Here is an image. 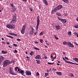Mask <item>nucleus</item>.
I'll return each mask as SVG.
<instances>
[{
    "label": "nucleus",
    "instance_id": "f257e3e1",
    "mask_svg": "<svg viewBox=\"0 0 78 78\" xmlns=\"http://www.w3.org/2000/svg\"><path fill=\"white\" fill-rule=\"evenodd\" d=\"M63 6L62 5H59L57 7H55L54 9L52 10L51 12L52 14H54V12H55L56 11L61 9V8H62Z\"/></svg>",
    "mask_w": 78,
    "mask_h": 78
},
{
    "label": "nucleus",
    "instance_id": "f03ea898",
    "mask_svg": "<svg viewBox=\"0 0 78 78\" xmlns=\"http://www.w3.org/2000/svg\"><path fill=\"white\" fill-rule=\"evenodd\" d=\"M12 17V20L10 22V23L12 24L15 23L17 22V16L16 15V14L13 15Z\"/></svg>",
    "mask_w": 78,
    "mask_h": 78
},
{
    "label": "nucleus",
    "instance_id": "7ed1b4c3",
    "mask_svg": "<svg viewBox=\"0 0 78 78\" xmlns=\"http://www.w3.org/2000/svg\"><path fill=\"white\" fill-rule=\"evenodd\" d=\"M11 64V61H9V60H5L3 62V66L4 67H6L7 66L9 65V64Z\"/></svg>",
    "mask_w": 78,
    "mask_h": 78
},
{
    "label": "nucleus",
    "instance_id": "20e7f679",
    "mask_svg": "<svg viewBox=\"0 0 78 78\" xmlns=\"http://www.w3.org/2000/svg\"><path fill=\"white\" fill-rule=\"evenodd\" d=\"M15 25L9 24L6 25V27L8 28H10L11 29H14L15 28Z\"/></svg>",
    "mask_w": 78,
    "mask_h": 78
},
{
    "label": "nucleus",
    "instance_id": "39448f33",
    "mask_svg": "<svg viewBox=\"0 0 78 78\" xmlns=\"http://www.w3.org/2000/svg\"><path fill=\"white\" fill-rule=\"evenodd\" d=\"M37 24L36 30H37H37H38V27H39V25L40 23V20H39V16H37Z\"/></svg>",
    "mask_w": 78,
    "mask_h": 78
},
{
    "label": "nucleus",
    "instance_id": "423d86ee",
    "mask_svg": "<svg viewBox=\"0 0 78 78\" xmlns=\"http://www.w3.org/2000/svg\"><path fill=\"white\" fill-rule=\"evenodd\" d=\"M12 67H10L9 69V72L11 74V75H16L17 74L15 73H14L13 71H12Z\"/></svg>",
    "mask_w": 78,
    "mask_h": 78
},
{
    "label": "nucleus",
    "instance_id": "0eeeda50",
    "mask_svg": "<svg viewBox=\"0 0 78 78\" xmlns=\"http://www.w3.org/2000/svg\"><path fill=\"white\" fill-rule=\"evenodd\" d=\"M25 73L27 75V76H29V75H31V72L29 70H27L26 71Z\"/></svg>",
    "mask_w": 78,
    "mask_h": 78
},
{
    "label": "nucleus",
    "instance_id": "6e6552de",
    "mask_svg": "<svg viewBox=\"0 0 78 78\" xmlns=\"http://www.w3.org/2000/svg\"><path fill=\"white\" fill-rule=\"evenodd\" d=\"M68 44L69 47H72V48H73V47H74L73 45L71 43V42L70 41L68 42Z\"/></svg>",
    "mask_w": 78,
    "mask_h": 78
},
{
    "label": "nucleus",
    "instance_id": "1a4fd4ad",
    "mask_svg": "<svg viewBox=\"0 0 78 78\" xmlns=\"http://www.w3.org/2000/svg\"><path fill=\"white\" fill-rule=\"evenodd\" d=\"M5 59V58L3 57L2 56H0V65H1V63H2V62Z\"/></svg>",
    "mask_w": 78,
    "mask_h": 78
},
{
    "label": "nucleus",
    "instance_id": "9d476101",
    "mask_svg": "<svg viewBox=\"0 0 78 78\" xmlns=\"http://www.w3.org/2000/svg\"><path fill=\"white\" fill-rule=\"evenodd\" d=\"M56 28V30H59L60 28H61V27L59 25H58L57 26H56L55 27Z\"/></svg>",
    "mask_w": 78,
    "mask_h": 78
},
{
    "label": "nucleus",
    "instance_id": "9b49d317",
    "mask_svg": "<svg viewBox=\"0 0 78 78\" xmlns=\"http://www.w3.org/2000/svg\"><path fill=\"white\" fill-rule=\"evenodd\" d=\"M20 73H21L22 75H23V76H25L24 74H25V72L23 70H21L20 71Z\"/></svg>",
    "mask_w": 78,
    "mask_h": 78
},
{
    "label": "nucleus",
    "instance_id": "f8f14e48",
    "mask_svg": "<svg viewBox=\"0 0 78 78\" xmlns=\"http://www.w3.org/2000/svg\"><path fill=\"white\" fill-rule=\"evenodd\" d=\"M41 55H38L35 57V59H41Z\"/></svg>",
    "mask_w": 78,
    "mask_h": 78
},
{
    "label": "nucleus",
    "instance_id": "ddd939ff",
    "mask_svg": "<svg viewBox=\"0 0 78 78\" xmlns=\"http://www.w3.org/2000/svg\"><path fill=\"white\" fill-rule=\"evenodd\" d=\"M9 34H10V35H12V36H17V34H16L14 33H9Z\"/></svg>",
    "mask_w": 78,
    "mask_h": 78
},
{
    "label": "nucleus",
    "instance_id": "4468645a",
    "mask_svg": "<svg viewBox=\"0 0 78 78\" xmlns=\"http://www.w3.org/2000/svg\"><path fill=\"white\" fill-rule=\"evenodd\" d=\"M56 73L57 75H59L60 76H61V75H62V73H61V72H57Z\"/></svg>",
    "mask_w": 78,
    "mask_h": 78
},
{
    "label": "nucleus",
    "instance_id": "2eb2a0df",
    "mask_svg": "<svg viewBox=\"0 0 78 78\" xmlns=\"http://www.w3.org/2000/svg\"><path fill=\"white\" fill-rule=\"evenodd\" d=\"M67 22V20L66 19L62 20V23H66Z\"/></svg>",
    "mask_w": 78,
    "mask_h": 78
},
{
    "label": "nucleus",
    "instance_id": "dca6fc26",
    "mask_svg": "<svg viewBox=\"0 0 78 78\" xmlns=\"http://www.w3.org/2000/svg\"><path fill=\"white\" fill-rule=\"evenodd\" d=\"M43 2H44V4L46 5H48V3H47V2L46 0H43Z\"/></svg>",
    "mask_w": 78,
    "mask_h": 78
},
{
    "label": "nucleus",
    "instance_id": "f3484780",
    "mask_svg": "<svg viewBox=\"0 0 78 78\" xmlns=\"http://www.w3.org/2000/svg\"><path fill=\"white\" fill-rule=\"evenodd\" d=\"M73 60H74L75 61L78 62V58H74L73 59Z\"/></svg>",
    "mask_w": 78,
    "mask_h": 78
},
{
    "label": "nucleus",
    "instance_id": "a211bd4d",
    "mask_svg": "<svg viewBox=\"0 0 78 78\" xmlns=\"http://www.w3.org/2000/svg\"><path fill=\"white\" fill-rule=\"evenodd\" d=\"M36 61H37V64H41V61L39 60H36Z\"/></svg>",
    "mask_w": 78,
    "mask_h": 78
},
{
    "label": "nucleus",
    "instance_id": "6ab92c4d",
    "mask_svg": "<svg viewBox=\"0 0 78 78\" xmlns=\"http://www.w3.org/2000/svg\"><path fill=\"white\" fill-rule=\"evenodd\" d=\"M16 9L15 8V7H12V12H14L16 11Z\"/></svg>",
    "mask_w": 78,
    "mask_h": 78
},
{
    "label": "nucleus",
    "instance_id": "aec40b11",
    "mask_svg": "<svg viewBox=\"0 0 78 78\" xmlns=\"http://www.w3.org/2000/svg\"><path fill=\"white\" fill-rule=\"evenodd\" d=\"M10 5L11 6L12 8H15V6L14 5V4H13L12 3H10Z\"/></svg>",
    "mask_w": 78,
    "mask_h": 78
},
{
    "label": "nucleus",
    "instance_id": "412c9836",
    "mask_svg": "<svg viewBox=\"0 0 78 78\" xmlns=\"http://www.w3.org/2000/svg\"><path fill=\"white\" fill-rule=\"evenodd\" d=\"M24 32H25V30H24L23 29H22L21 33L22 34H24Z\"/></svg>",
    "mask_w": 78,
    "mask_h": 78
},
{
    "label": "nucleus",
    "instance_id": "4be33fe9",
    "mask_svg": "<svg viewBox=\"0 0 78 78\" xmlns=\"http://www.w3.org/2000/svg\"><path fill=\"white\" fill-rule=\"evenodd\" d=\"M62 0L64 3H68L69 2V0Z\"/></svg>",
    "mask_w": 78,
    "mask_h": 78
},
{
    "label": "nucleus",
    "instance_id": "5701e85b",
    "mask_svg": "<svg viewBox=\"0 0 78 78\" xmlns=\"http://www.w3.org/2000/svg\"><path fill=\"white\" fill-rule=\"evenodd\" d=\"M2 53L3 54H6V53H7V51H2Z\"/></svg>",
    "mask_w": 78,
    "mask_h": 78
},
{
    "label": "nucleus",
    "instance_id": "b1692460",
    "mask_svg": "<svg viewBox=\"0 0 78 78\" xmlns=\"http://www.w3.org/2000/svg\"><path fill=\"white\" fill-rule=\"evenodd\" d=\"M63 45H67V44H68V42L67 43L66 41H64L63 42Z\"/></svg>",
    "mask_w": 78,
    "mask_h": 78
},
{
    "label": "nucleus",
    "instance_id": "393cba45",
    "mask_svg": "<svg viewBox=\"0 0 78 78\" xmlns=\"http://www.w3.org/2000/svg\"><path fill=\"white\" fill-rule=\"evenodd\" d=\"M6 36L7 37H10V38H11V39H14V37H11V36H9L8 35H6Z\"/></svg>",
    "mask_w": 78,
    "mask_h": 78
},
{
    "label": "nucleus",
    "instance_id": "a878e982",
    "mask_svg": "<svg viewBox=\"0 0 78 78\" xmlns=\"http://www.w3.org/2000/svg\"><path fill=\"white\" fill-rule=\"evenodd\" d=\"M33 33H34V31H30V35H33Z\"/></svg>",
    "mask_w": 78,
    "mask_h": 78
},
{
    "label": "nucleus",
    "instance_id": "bb28decb",
    "mask_svg": "<svg viewBox=\"0 0 78 78\" xmlns=\"http://www.w3.org/2000/svg\"><path fill=\"white\" fill-rule=\"evenodd\" d=\"M45 75L44 76V77H47V76H48V75L49 73H45Z\"/></svg>",
    "mask_w": 78,
    "mask_h": 78
},
{
    "label": "nucleus",
    "instance_id": "cd10ccee",
    "mask_svg": "<svg viewBox=\"0 0 78 78\" xmlns=\"http://www.w3.org/2000/svg\"><path fill=\"white\" fill-rule=\"evenodd\" d=\"M30 55L32 56V55H34V52L33 51H31V52L30 53Z\"/></svg>",
    "mask_w": 78,
    "mask_h": 78
},
{
    "label": "nucleus",
    "instance_id": "c85d7f7f",
    "mask_svg": "<svg viewBox=\"0 0 78 78\" xmlns=\"http://www.w3.org/2000/svg\"><path fill=\"white\" fill-rule=\"evenodd\" d=\"M33 48H34L35 50H39V49L37 48V47H33Z\"/></svg>",
    "mask_w": 78,
    "mask_h": 78
},
{
    "label": "nucleus",
    "instance_id": "c756f323",
    "mask_svg": "<svg viewBox=\"0 0 78 78\" xmlns=\"http://www.w3.org/2000/svg\"><path fill=\"white\" fill-rule=\"evenodd\" d=\"M48 64L49 65H53V64H54V63L48 62Z\"/></svg>",
    "mask_w": 78,
    "mask_h": 78
},
{
    "label": "nucleus",
    "instance_id": "7c9ffc66",
    "mask_svg": "<svg viewBox=\"0 0 78 78\" xmlns=\"http://www.w3.org/2000/svg\"><path fill=\"white\" fill-rule=\"evenodd\" d=\"M70 64H74L75 65H78V64L77 63H75L72 62H70Z\"/></svg>",
    "mask_w": 78,
    "mask_h": 78
},
{
    "label": "nucleus",
    "instance_id": "2f4dec72",
    "mask_svg": "<svg viewBox=\"0 0 78 78\" xmlns=\"http://www.w3.org/2000/svg\"><path fill=\"white\" fill-rule=\"evenodd\" d=\"M30 31H34V28L33 27H31L30 28Z\"/></svg>",
    "mask_w": 78,
    "mask_h": 78
},
{
    "label": "nucleus",
    "instance_id": "473e14b6",
    "mask_svg": "<svg viewBox=\"0 0 78 78\" xmlns=\"http://www.w3.org/2000/svg\"><path fill=\"white\" fill-rule=\"evenodd\" d=\"M68 34L69 35H71L72 34V32H71V31H69L68 33Z\"/></svg>",
    "mask_w": 78,
    "mask_h": 78
},
{
    "label": "nucleus",
    "instance_id": "72a5a7b5",
    "mask_svg": "<svg viewBox=\"0 0 78 78\" xmlns=\"http://www.w3.org/2000/svg\"><path fill=\"white\" fill-rule=\"evenodd\" d=\"M17 52H18V51L16 50H15L14 51V53H17Z\"/></svg>",
    "mask_w": 78,
    "mask_h": 78
},
{
    "label": "nucleus",
    "instance_id": "f704fd0d",
    "mask_svg": "<svg viewBox=\"0 0 78 78\" xmlns=\"http://www.w3.org/2000/svg\"><path fill=\"white\" fill-rule=\"evenodd\" d=\"M56 14H57V15H58V16H61V13H56Z\"/></svg>",
    "mask_w": 78,
    "mask_h": 78
},
{
    "label": "nucleus",
    "instance_id": "c9c22d12",
    "mask_svg": "<svg viewBox=\"0 0 78 78\" xmlns=\"http://www.w3.org/2000/svg\"><path fill=\"white\" fill-rule=\"evenodd\" d=\"M19 67H16L15 68V71H17V69H18Z\"/></svg>",
    "mask_w": 78,
    "mask_h": 78
},
{
    "label": "nucleus",
    "instance_id": "e433bc0d",
    "mask_svg": "<svg viewBox=\"0 0 78 78\" xmlns=\"http://www.w3.org/2000/svg\"><path fill=\"white\" fill-rule=\"evenodd\" d=\"M15 62V61L12 60L11 62V64H12V63H14Z\"/></svg>",
    "mask_w": 78,
    "mask_h": 78
},
{
    "label": "nucleus",
    "instance_id": "4c0bfd02",
    "mask_svg": "<svg viewBox=\"0 0 78 78\" xmlns=\"http://www.w3.org/2000/svg\"><path fill=\"white\" fill-rule=\"evenodd\" d=\"M40 41L41 43H43V40L40 39Z\"/></svg>",
    "mask_w": 78,
    "mask_h": 78
},
{
    "label": "nucleus",
    "instance_id": "58836bf2",
    "mask_svg": "<svg viewBox=\"0 0 78 78\" xmlns=\"http://www.w3.org/2000/svg\"><path fill=\"white\" fill-rule=\"evenodd\" d=\"M13 46H14L15 47H17V45L16 44H13Z\"/></svg>",
    "mask_w": 78,
    "mask_h": 78
},
{
    "label": "nucleus",
    "instance_id": "ea45409f",
    "mask_svg": "<svg viewBox=\"0 0 78 78\" xmlns=\"http://www.w3.org/2000/svg\"><path fill=\"white\" fill-rule=\"evenodd\" d=\"M74 27L76 28H78V25L75 26Z\"/></svg>",
    "mask_w": 78,
    "mask_h": 78
},
{
    "label": "nucleus",
    "instance_id": "a19ab883",
    "mask_svg": "<svg viewBox=\"0 0 78 78\" xmlns=\"http://www.w3.org/2000/svg\"><path fill=\"white\" fill-rule=\"evenodd\" d=\"M37 76H39V73L38 72H37L36 73Z\"/></svg>",
    "mask_w": 78,
    "mask_h": 78
},
{
    "label": "nucleus",
    "instance_id": "79ce46f5",
    "mask_svg": "<svg viewBox=\"0 0 78 78\" xmlns=\"http://www.w3.org/2000/svg\"><path fill=\"white\" fill-rule=\"evenodd\" d=\"M64 15L65 16H67V13H65L64 14Z\"/></svg>",
    "mask_w": 78,
    "mask_h": 78
},
{
    "label": "nucleus",
    "instance_id": "37998d69",
    "mask_svg": "<svg viewBox=\"0 0 78 78\" xmlns=\"http://www.w3.org/2000/svg\"><path fill=\"white\" fill-rule=\"evenodd\" d=\"M65 59H67V60H69V58H67V57H65Z\"/></svg>",
    "mask_w": 78,
    "mask_h": 78
},
{
    "label": "nucleus",
    "instance_id": "c03bdc74",
    "mask_svg": "<svg viewBox=\"0 0 78 78\" xmlns=\"http://www.w3.org/2000/svg\"><path fill=\"white\" fill-rule=\"evenodd\" d=\"M52 70H54V71H56L57 70L56 69H55L54 68L52 69Z\"/></svg>",
    "mask_w": 78,
    "mask_h": 78
},
{
    "label": "nucleus",
    "instance_id": "a18cd8bd",
    "mask_svg": "<svg viewBox=\"0 0 78 78\" xmlns=\"http://www.w3.org/2000/svg\"><path fill=\"white\" fill-rule=\"evenodd\" d=\"M36 34H37V31H35L34 33V34L35 36H36Z\"/></svg>",
    "mask_w": 78,
    "mask_h": 78
},
{
    "label": "nucleus",
    "instance_id": "49530a36",
    "mask_svg": "<svg viewBox=\"0 0 78 78\" xmlns=\"http://www.w3.org/2000/svg\"><path fill=\"white\" fill-rule=\"evenodd\" d=\"M17 41H21V40L20 39H17Z\"/></svg>",
    "mask_w": 78,
    "mask_h": 78
},
{
    "label": "nucleus",
    "instance_id": "de8ad7c7",
    "mask_svg": "<svg viewBox=\"0 0 78 78\" xmlns=\"http://www.w3.org/2000/svg\"><path fill=\"white\" fill-rule=\"evenodd\" d=\"M70 76H74L73 74H71L70 75Z\"/></svg>",
    "mask_w": 78,
    "mask_h": 78
},
{
    "label": "nucleus",
    "instance_id": "09e8293b",
    "mask_svg": "<svg viewBox=\"0 0 78 78\" xmlns=\"http://www.w3.org/2000/svg\"><path fill=\"white\" fill-rule=\"evenodd\" d=\"M55 39H56V40L59 39V38H58V37H55Z\"/></svg>",
    "mask_w": 78,
    "mask_h": 78
},
{
    "label": "nucleus",
    "instance_id": "8fccbe9b",
    "mask_svg": "<svg viewBox=\"0 0 78 78\" xmlns=\"http://www.w3.org/2000/svg\"><path fill=\"white\" fill-rule=\"evenodd\" d=\"M43 35V34H42V32H41L40 34V35Z\"/></svg>",
    "mask_w": 78,
    "mask_h": 78
},
{
    "label": "nucleus",
    "instance_id": "3c124183",
    "mask_svg": "<svg viewBox=\"0 0 78 78\" xmlns=\"http://www.w3.org/2000/svg\"><path fill=\"white\" fill-rule=\"evenodd\" d=\"M23 27H24V28H26V25L24 24V25L23 26Z\"/></svg>",
    "mask_w": 78,
    "mask_h": 78
},
{
    "label": "nucleus",
    "instance_id": "603ef678",
    "mask_svg": "<svg viewBox=\"0 0 78 78\" xmlns=\"http://www.w3.org/2000/svg\"><path fill=\"white\" fill-rule=\"evenodd\" d=\"M20 69H19V68H18V72H20Z\"/></svg>",
    "mask_w": 78,
    "mask_h": 78
},
{
    "label": "nucleus",
    "instance_id": "864d4df0",
    "mask_svg": "<svg viewBox=\"0 0 78 78\" xmlns=\"http://www.w3.org/2000/svg\"><path fill=\"white\" fill-rule=\"evenodd\" d=\"M23 1L25 2H27V0H23Z\"/></svg>",
    "mask_w": 78,
    "mask_h": 78
},
{
    "label": "nucleus",
    "instance_id": "5fc2aeb1",
    "mask_svg": "<svg viewBox=\"0 0 78 78\" xmlns=\"http://www.w3.org/2000/svg\"><path fill=\"white\" fill-rule=\"evenodd\" d=\"M25 29H26L25 27H23L22 30H25Z\"/></svg>",
    "mask_w": 78,
    "mask_h": 78
},
{
    "label": "nucleus",
    "instance_id": "6e6d98bb",
    "mask_svg": "<svg viewBox=\"0 0 78 78\" xmlns=\"http://www.w3.org/2000/svg\"><path fill=\"white\" fill-rule=\"evenodd\" d=\"M74 34L75 35H76V34H78V33L74 32Z\"/></svg>",
    "mask_w": 78,
    "mask_h": 78
},
{
    "label": "nucleus",
    "instance_id": "4d7b16f0",
    "mask_svg": "<svg viewBox=\"0 0 78 78\" xmlns=\"http://www.w3.org/2000/svg\"><path fill=\"white\" fill-rule=\"evenodd\" d=\"M67 63H68L69 64H70V62H69V61H67Z\"/></svg>",
    "mask_w": 78,
    "mask_h": 78
},
{
    "label": "nucleus",
    "instance_id": "13d9d810",
    "mask_svg": "<svg viewBox=\"0 0 78 78\" xmlns=\"http://www.w3.org/2000/svg\"><path fill=\"white\" fill-rule=\"evenodd\" d=\"M30 11H33V9H32V8H30Z\"/></svg>",
    "mask_w": 78,
    "mask_h": 78
},
{
    "label": "nucleus",
    "instance_id": "bf43d9fd",
    "mask_svg": "<svg viewBox=\"0 0 78 78\" xmlns=\"http://www.w3.org/2000/svg\"><path fill=\"white\" fill-rule=\"evenodd\" d=\"M51 59H53V58L52 55H51Z\"/></svg>",
    "mask_w": 78,
    "mask_h": 78
},
{
    "label": "nucleus",
    "instance_id": "052dcab7",
    "mask_svg": "<svg viewBox=\"0 0 78 78\" xmlns=\"http://www.w3.org/2000/svg\"><path fill=\"white\" fill-rule=\"evenodd\" d=\"M74 44H76V45H78V44H77L76 42H74Z\"/></svg>",
    "mask_w": 78,
    "mask_h": 78
},
{
    "label": "nucleus",
    "instance_id": "680f3d73",
    "mask_svg": "<svg viewBox=\"0 0 78 78\" xmlns=\"http://www.w3.org/2000/svg\"><path fill=\"white\" fill-rule=\"evenodd\" d=\"M63 19H61V18H60V19H59V20H61V22H62V20H63Z\"/></svg>",
    "mask_w": 78,
    "mask_h": 78
},
{
    "label": "nucleus",
    "instance_id": "e2e57ef3",
    "mask_svg": "<svg viewBox=\"0 0 78 78\" xmlns=\"http://www.w3.org/2000/svg\"><path fill=\"white\" fill-rule=\"evenodd\" d=\"M35 43H36V44H38V42H36V41H34Z\"/></svg>",
    "mask_w": 78,
    "mask_h": 78
},
{
    "label": "nucleus",
    "instance_id": "0e129e2a",
    "mask_svg": "<svg viewBox=\"0 0 78 78\" xmlns=\"http://www.w3.org/2000/svg\"><path fill=\"white\" fill-rule=\"evenodd\" d=\"M26 58H27V59L28 58H30V57H26Z\"/></svg>",
    "mask_w": 78,
    "mask_h": 78
},
{
    "label": "nucleus",
    "instance_id": "69168bd1",
    "mask_svg": "<svg viewBox=\"0 0 78 78\" xmlns=\"http://www.w3.org/2000/svg\"><path fill=\"white\" fill-rule=\"evenodd\" d=\"M44 58H45V59H47V57L46 56H44Z\"/></svg>",
    "mask_w": 78,
    "mask_h": 78
},
{
    "label": "nucleus",
    "instance_id": "338daca9",
    "mask_svg": "<svg viewBox=\"0 0 78 78\" xmlns=\"http://www.w3.org/2000/svg\"><path fill=\"white\" fill-rule=\"evenodd\" d=\"M8 47H9V48H12V47L10 46H9Z\"/></svg>",
    "mask_w": 78,
    "mask_h": 78
},
{
    "label": "nucleus",
    "instance_id": "774afa93",
    "mask_svg": "<svg viewBox=\"0 0 78 78\" xmlns=\"http://www.w3.org/2000/svg\"><path fill=\"white\" fill-rule=\"evenodd\" d=\"M76 20L78 22V17L76 19Z\"/></svg>",
    "mask_w": 78,
    "mask_h": 78
}]
</instances>
